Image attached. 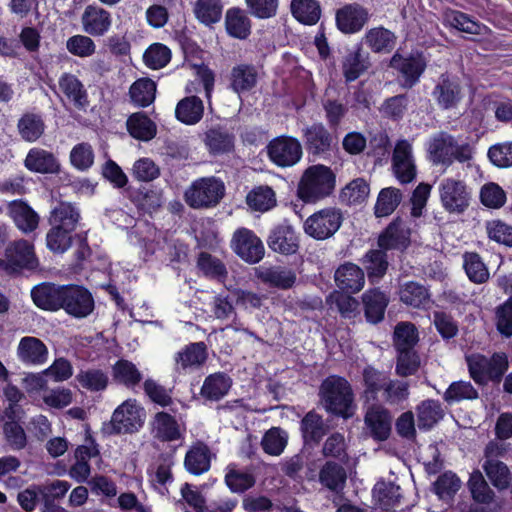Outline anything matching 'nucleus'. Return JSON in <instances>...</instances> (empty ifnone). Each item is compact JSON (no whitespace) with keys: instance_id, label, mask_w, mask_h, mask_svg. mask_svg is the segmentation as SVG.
Masks as SVG:
<instances>
[{"instance_id":"7c9ffc66","label":"nucleus","mask_w":512,"mask_h":512,"mask_svg":"<svg viewBox=\"0 0 512 512\" xmlns=\"http://www.w3.org/2000/svg\"><path fill=\"white\" fill-rule=\"evenodd\" d=\"M204 114L203 101L197 96H187L180 100L175 108V116L178 121L186 125H195Z\"/></svg>"},{"instance_id":"2eb2a0df","label":"nucleus","mask_w":512,"mask_h":512,"mask_svg":"<svg viewBox=\"0 0 512 512\" xmlns=\"http://www.w3.org/2000/svg\"><path fill=\"white\" fill-rule=\"evenodd\" d=\"M184 427L177 419L166 413H156L150 421V432L153 438L161 442H172L183 438Z\"/></svg>"},{"instance_id":"0eeeda50","label":"nucleus","mask_w":512,"mask_h":512,"mask_svg":"<svg viewBox=\"0 0 512 512\" xmlns=\"http://www.w3.org/2000/svg\"><path fill=\"white\" fill-rule=\"evenodd\" d=\"M342 221L341 211L335 207H328L310 215L305 220L303 228L310 237L325 240L339 230Z\"/></svg>"},{"instance_id":"f704fd0d","label":"nucleus","mask_w":512,"mask_h":512,"mask_svg":"<svg viewBox=\"0 0 512 512\" xmlns=\"http://www.w3.org/2000/svg\"><path fill=\"white\" fill-rule=\"evenodd\" d=\"M225 27L230 36L237 39H245L250 34L251 23L243 10L231 8L225 15Z\"/></svg>"},{"instance_id":"a18cd8bd","label":"nucleus","mask_w":512,"mask_h":512,"mask_svg":"<svg viewBox=\"0 0 512 512\" xmlns=\"http://www.w3.org/2000/svg\"><path fill=\"white\" fill-rule=\"evenodd\" d=\"M246 203L254 211L266 212L276 205V194L269 186H258L247 194Z\"/></svg>"},{"instance_id":"4be33fe9","label":"nucleus","mask_w":512,"mask_h":512,"mask_svg":"<svg viewBox=\"0 0 512 512\" xmlns=\"http://www.w3.org/2000/svg\"><path fill=\"white\" fill-rule=\"evenodd\" d=\"M303 137L308 152L314 155L329 152L335 140L322 123H314L303 129Z\"/></svg>"},{"instance_id":"b1692460","label":"nucleus","mask_w":512,"mask_h":512,"mask_svg":"<svg viewBox=\"0 0 512 512\" xmlns=\"http://www.w3.org/2000/svg\"><path fill=\"white\" fill-rule=\"evenodd\" d=\"M258 82V70L252 64L240 63L232 67L229 88L238 95L251 91Z\"/></svg>"},{"instance_id":"4c0bfd02","label":"nucleus","mask_w":512,"mask_h":512,"mask_svg":"<svg viewBox=\"0 0 512 512\" xmlns=\"http://www.w3.org/2000/svg\"><path fill=\"white\" fill-rule=\"evenodd\" d=\"M368 67L369 62L360 47L349 51L342 63L343 75L348 82L356 80Z\"/></svg>"},{"instance_id":"f257e3e1","label":"nucleus","mask_w":512,"mask_h":512,"mask_svg":"<svg viewBox=\"0 0 512 512\" xmlns=\"http://www.w3.org/2000/svg\"><path fill=\"white\" fill-rule=\"evenodd\" d=\"M406 240L405 229L400 222L391 223L380 235L378 239L380 249L368 251L362 259V264L371 281L382 278L386 273L388 261L384 250L404 246Z\"/></svg>"},{"instance_id":"8fccbe9b","label":"nucleus","mask_w":512,"mask_h":512,"mask_svg":"<svg viewBox=\"0 0 512 512\" xmlns=\"http://www.w3.org/2000/svg\"><path fill=\"white\" fill-rule=\"evenodd\" d=\"M291 11L293 16L301 23L315 24L321 15V9L315 0H292Z\"/></svg>"},{"instance_id":"052dcab7","label":"nucleus","mask_w":512,"mask_h":512,"mask_svg":"<svg viewBox=\"0 0 512 512\" xmlns=\"http://www.w3.org/2000/svg\"><path fill=\"white\" fill-rule=\"evenodd\" d=\"M225 483L232 492L242 493L255 484V478L251 473L230 465L225 475Z\"/></svg>"},{"instance_id":"6ab92c4d","label":"nucleus","mask_w":512,"mask_h":512,"mask_svg":"<svg viewBox=\"0 0 512 512\" xmlns=\"http://www.w3.org/2000/svg\"><path fill=\"white\" fill-rule=\"evenodd\" d=\"M16 354L19 361L24 365L40 366L48 359V348L39 338L25 336L20 339Z\"/></svg>"},{"instance_id":"5701e85b","label":"nucleus","mask_w":512,"mask_h":512,"mask_svg":"<svg viewBox=\"0 0 512 512\" xmlns=\"http://www.w3.org/2000/svg\"><path fill=\"white\" fill-rule=\"evenodd\" d=\"M59 89L78 110L85 111L89 105L88 93L83 83L71 73H63L58 80Z\"/></svg>"},{"instance_id":"0e129e2a","label":"nucleus","mask_w":512,"mask_h":512,"mask_svg":"<svg viewBox=\"0 0 512 512\" xmlns=\"http://www.w3.org/2000/svg\"><path fill=\"white\" fill-rule=\"evenodd\" d=\"M363 383L365 386L364 395L367 399H375L376 394L383 390L388 377L381 371L367 366L362 372Z\"/></svg>"},{"instance_id":"1a4fd4ad","label":"nucleus","mask_w":512,"mask_h":512,"mask_svg":"<svg viewBox=\"0 0 512 512\" xmlns=\"http://www.w3.org/2000/svg\"><path fill=\"white\" fill-rule=\"evenodd\" d=\"M266 149L271 162L282 168L294 166L303 155L300 142L289 136H279L272 139Z\"/></svg>"},{"instance_id":"a211bd4d","label":"nucleus","mask_w":512,"mask_h":512,"mask_svg":"<svg viewBox=\"0 0 512 512\" xmlns=\"http://www.w3.org/2000/svg\"><path fill=\"white\" fill-rule=\"evenodd\" d=\"M65 289L66 285L42 283L31 290V297L37 307L48 311H58L63 306Z\"/></svg>"},{"instance_id":"774afa93","label":"nucleus","mask_w":512,"mask_h":512,"mask_svg":"<svg viewBox=\"0 0 512 512\" xmlns=\"http://www.w3.org/2000/svg\"><path fill=\"white\" fill-rule=\"evenodd\" d=\"M287 440V433L280 428L274 427L265 433L261 445L266 453L278 456L284 451Z\"/></svg>"},{"instance_id":"c85d7f7f","label":"nucleus","mask_w":512,"mask_h":512,"mask_svg":"<svg viewBox=\"0 0 512 512\" xmlns=\"http://www.w3.org/2000/svg\"><path fill=\"white\" fill-rule=\"evenodd\" d=\"M8 213L17 228L24 233H30L38 227V214L22 200L10 202L8 204Z\"/></svg>"},{"instance_id":"a19ab883","label":"nucleus","mask_w":512,"mask_h":512,"mask_svg":"<svg viewBox=\"0 0 512 512\" xmlns=\"http://www.w3.org/2000/svg\"><path fill=\"white\" fill-rule=\"evenodd\" d=\"M21 138L26 142H36L44 133L45 124L41 116L33 113L24 114L17 124Z\"/></svg>"},{"instance_id":"ea45409f","label":"nucleus","mask_w":512,"mask_h":512,"mask_svg":"<svg viewBox=\"0 0 512 512\" xmlns=\"http://www.w3.org/2000/svg\"><path fill=\"white\" fill-rule=\"evenodd\" d=\"M258 277L264 283L280 289H289L294 285L296 281V275L292 270L281 267L259 270Z\"/></svg>"},{"instance_id":"e433bc0d","label":"nucleus","mask_w":512,"mask_h":512,"mask_svg":"<svg viewBox=\"0 0 512 512\" xmlns=\"http://www.w3.org/2000/svg\"><path fill=\"white\" fill-rule=\"evenodd\" d=\"M130 135L142 141H149L156 135L155 123L144 113L132 114L127 120Z\"/></svg>"},{"instance_id":"f8f14e48","label":"nucleus","mask_w":512,"mask_h":512,"mask_svg":"<svg viewBox=\"0 0 512 512\" xmlns=\"http://www.w3.org/2000/svg\"><path fill=\"white\" fill-rule=\"evenodd\" d=\"M392 170L397 180L402 183H410L416 177V164L411 143L400 140L396 143L392 155Z\"/></svg>"},{"instance_id":"c9c22d12","label":"nucleus","mask_w":512,"mask_h":512,"mask_svg":"<svg viewBox=\"0 0 512 512\" xmlns=\"http://www.w3.org/2000/svg\"><path fill=\"white\" fill-rule=\"evenodd\" d=\"M113 380L126 386L134 388L142 381V373L136 365L128 360L120 359L112 366Z\"/></svg>"},{"instance_id":"f3484780","label":"nucleus","mask_w":512,"mask_h":512,"mask_svg":"<svg viewBox=\"0 0 512 512\" xmlns=\"http://www.w3.org/2000/svg\"><path fill=\"white\" fill-rule=\"evenodd\" d=\"M207 348L203 342L186 345L174 355L175 371L187 373L199 369L207 359Z\"/></svg>"},{"instance_id":"79ce46f5","label":"nucleus","mask_w":512,"mask_h":512,"mask_svg":"<svg viewBox=\"0 0 512 512\" xmlns=\"http://www.w3.org/2000/svg\"><path fill=\"white\" fill-rule=\"evenodd\" d=\"M399 296L404 304L414 308L424 307L430 300L427 288L413 281L404 283L400 287Z\"/></svg>"},{"instance_id":"680f3d73","label":"nucleus","mask_w":512,"mask_h":512,"mask_svg":"<svg viewBox=\"0 0 512 512\" xmlns=\"http://www.w3.org/2000/svg\"><path fill=\"white\" fill-rule=\"evenodd\" d=\"M400 190L393 187L384 188L380 191L376 205L375 214L377 217L390 215L401 201Z\"/></svg>"},{"instance_id":"603ef678","label":"nucleus","mask_w":512,"mask_h":512,"mask_svg":"<svg viewBox=\"0 0 512 512\" xmlns=\"http://www.w3.org/2000/svg\"><path fill=\"white\" fill-rule=\"evenodd\" d=\"M197 267L208 278L223 281L227 277V269L224 263L217 257L201 252L197 259Z\"/></svg>"},{"instance_id":"6e6552de","label":"nucleus","mask_w":512,"mask_h":512,"mask_svg":"<svg viewBox=\"0 0 512 512\" xmlns=\"http://www.w3.org/2000/svg\"><path fill=\"white\" fill-rule=\"evenodd\" d=\"M37 260L33 245L27 240L10 243L5 250V259L0 258V271L12 274L22 268L36 267Z\"/></svg>"},{"instance_id":"9d476101","label":"nucleus","mask_w":512,"mask_h":512,"mask_svg":"<svg viewBox=\"0 0 512 512\" xmlns=\"http://www.w3.org/2000/svg\"><path fill=\"white\" fill-rule=\"evenodd\" d=\"M62 309L71 317L87 318L95 309L94 297L84 286L66 285Z\"/></svg>"},{"instance_id":"69168bd1","label":"nucleus","mask_w":512,"mask_h":512,"mask_svg":"<svg viewBox=\"0 0 512 512\" xmlns=\"http://www.w3.org/2000/svg\"><path fill=\"white\" fill-rule=\"evenodd\" d=\"M485 231L489 240L505 246H512V226L500 219L486 221Z\"/></svg>"},{"instance_id":"393cba45","label":"nucleus","mask_w":512,"mask_h":512,"mask_svg":"<svg viewBox=\"0 0 512 512\" xmlns=\"http://www.w3.org/2000/svg\"><path fill=\"white\" fill-rule=\"evenodd\" d=\"M334 277L337 286L350 293L361 291L365 285L364 271L351 262L340 265L335 271Z\"/></svg>"},{"instance_id":"39448f33","label":"nucleus","mask_w":512,"mask_h":512,"mask_svg":"<svg viewBox=\"0 0 512 512\" xmlns=\"http://www.w3.org/2000/svg\"><path fill=\"white\" fill-rule=\"evenodd\" d=\"M145 419V408L136 399L130 398L116 407L110 423L117 434H133L143 427Z\"/></svg>"},{"instance_id":"cd10ccee","label":"nucleus","mask_w":512,"mask_h":512,"mask_svg":"<svg viewBox=\"0 0 512 512\" xmlns=\"http://www.w3.org/2000/svg\"><path fill=\"white\" fill-rule=\"evenodd\" d=\"M432 94L437 104L443 109L455 108L462 98L458 82L445 75L441 76Z\"/></svg>"},{"instance_id":"4d7b16f0","label":"nucleus","mask_w":512,"mask_h":512,"mask_svg":"<svg viewBox=\"0 0 512 512\" xmlns=\"http://www.w3.org/2000/svg\"><path fill=\"white\" fill-rule=\"evenodd\" d=\"M478 398V391L469 381L452 382L443 394V399L448 404L464 400H475Z\"/></svg>"},{"instance_id":"bb28decb","label":"nucleus","mask_w":512,"mask_h":512,"mask_svg":"<svg viewBox=\"0 0 512 512\" xmlns=\"http://www.w3.org/2000/svg\"><path fill=\"white\" fill-rule=\"evenodd\" d=\"M390 66L398 70L405 78L406 86L412 87L425 69V63L421 56L403 57L395 53L390 60Z\"/></svg>"},{"instance_id":"49530a36","label":"nucleus","mask_w":512,"mask_h":512,"mask_svg":"<svg viewBox=\"0 0 512 512\" xmlns=\"http://www.w3.org/2000/svg\"><path fill=\"white\" fill-rule=\"evenodd\" d=\"M463 267L469 280L473 283L482 284L489 279L488 268L476 252H465L463 254Z\"/></svg>"},{"instance_id":"f03ea898","label":"nucleus","mask_w":512,"mask_h":512,"mask_svg":"<svg viewBox=\"0 0 512 512\" xmlns=\"http://www.w3.org/2000/svg\"><path fill=\"white\" fill-rule=\"evenodd\" d=\"M323 405L328 412L349 418L353 415V391L349 382L339 376H330L320 387Z\"/></svg>"},{"instance_id":"ddd939ff","label":"nucleus","mask_w":512,"mask_h":512,"mask_svg":"<svg viewBox=\"0 0 512 512\" xmlns=\"http://www.w3.org/2000/svg\"><path fill=\"white\" fill-rule=\"evenodd\" d=\"M439 192L441 203L449 212L461 213L469 205V194L462 181L445 179L440 183Z\"/></svg>"},{"instance_id":"e2e57ef3","label":"nucleus","mask_w":512,"mask_h":512,"mask_svg":"<svg viewBox=\"0 0 512 512\" xmlns=\"http://www.w3.org/2000/svg\"><path fill=\"white\" fill-rule=\"evenodd\" d=\"M76 380L83 388L90 391H102L106 389L109 382L108 375L95 368L81 370L76 375Z\"/></svg>"},{"instance_id":"de8ad7c7","label":"nucleus","mask_w":512,"mask_h":512,"mask_svg":"<svg viewBox=\"0 0 512 512\" xmlns=\"http://www.w3.org/2000/svg\"><path fill=\"white\" fill-rule=\"evenodd\" d=\"M347 475L345 469L334 462H327L320 470L319 481L331 491H339L344 487Z\"/></svg>"},{"instance_id":"7ed1b4c3","label":"nucleus","mask_w":512,"mask_h":512,"mask_svg":"<svg viewBox=\"0 0 512 512\" xmlns=\"http://www.w3.org/2000/svg\"><path fill=\"white\" fill-rule=\"evenodd\" d=\"M335 187V175L324 165L305 170L298 185V196L304 202L314 203L329 196Z\"/></svg>"},{"instance_id":"412c9836","label":"nucleus","mask_w":512,"mask_h":512,"mask_svg":"<svg viewBox=\"0 0 512 512\" xmlns=\"http://www.w3.org/2000/svg\"><path fill=\"white\" fill-rule=\"evenodd\" d=\"M364 421L375 440L384 441L389 437L392 416L386 408L380 405L371 406L366 412Z\"/></svg>"},{"instance_id":"c756f323","label":"nucleus","mask_w":512,"mask_h":512,"mask_svg":"<svg viewBox=\"0 0 512 512\" xmlns=\"http://www.w3.org/2000/svg\"><path fill=\"white\" fill-rule=\"evenodd\" d=\"M362 300L367 321L372 324L382 321L389 302L386 294L376 288L370 289L362 295Z\"/></svg>"},{"instance_id":"338daca9","label":"nucleus","mask_w":512,"mask_h":512,"mask_svg":"<svg viewBox=\"0 0 512 512\" xmlns=\"http://www.w3.org/2000/svg\"><path fill=\"white\" fill-rule=\"evenodd\" d=\"M421 360L415 349L397 351L395 372L400 377L416 374L420 368Z\"/></svg>"},{"instance_id":"4468645a","label":"nucleus","mask_w":512,"mask_h":512,"mask_svg":"<svg viewBox=\"0 0 512 512\" xmlns=\"http://www.w3.org/2000/svg\"><path fill=\"white\" fill-rule=\"evenodd\" d=\"M336 26L344 34L359 32L369 20V12L357 3L346 4L335 15Z\"/></svg>"},{"instance_id":"dca6fc26","label":"nucleus","mask_w":512,"mask_h":512,"mask_svg":"<svg viewBox=\"0 0 512 512\" xmlns=\"http://www.w3.org/2000/svg\"><path fill=\"white\" fill-rule=\"evenodd\" d=\"M81 24L88 35L100 37L110 30L112 16L109 11L98 5H88L81 16Z\"/></svg>"},{"instance_id":"a878e982","label":"nucleus","mask_w":512,"mask_h":512,"mask_svg":"<svg viewBox=\"0 0 512 512\" xmlns=\"http://www.w3.org/2000/svg\"><path fill=\"white\" fill-rule=\"evenodd\" d=\"M268 246L281 254L295 253L298 249V239L294 229L287 224L276 226L268 237Z\"/></svg>"},{"instance_id":"9b49d317","label":"nucleus","mask_w":512,"mask_h":512,"mask_svg":"<svg viewBox=\"0 0 512 512\" xmlns=\"http://www.w3.org/2000/svg\"><path fill=\"white\" fill-rule=\"evenodd\" d=\"M232 249L244 261L258 263L264 257L265 249L262 241L247 228H240L233 234Z\"/></svg>"},{"instance_id":"72a5a7b5","label":"nucleus","mask_w":512,"mask_h":512,"mask_svg":"<svg viewBox=\"0 0 512 512\" xmlns=\"http://www.w3.org/2000/svg\"><path fill=\"white\" fill-rule=\"evenodd\" d=\"M232 381L224 373H214L206 377L201 387V395L206 400L218 401L229 391Z\"/></svg>"},{"instance_id":"37998d69","label":"nucleus","mask_w":512,"mask_h":512,"mask_svg":"<svg viewBox=\"0 0 512 512\" xmlns=\"http://www.w3.org/2000/svg\"><path fill=\"white\" fill-rule=\"evenodd\" d=\"M156 84L148 78L136 80L129 89L131 101L139 107H147L155 100Z\"/></svg>"},{"instance_id":"6e6d98bb","label":"nucleus","mask_w":512,"mask_h":512,"mask_svg":"<svg viewBox=\"0 0 512 512\" xmlns=\"http://www.w3.org/2000/svg\"><path fill=\"white\" fill-rule=\"evenodd\" d=\"M483 469L495 487L506 489L510 485L512 476L508 467L503 462L499 460L485 461Z\"/></svg>"},{"instance_id":"2f4dec72","label":"nucleus","mask_w":512,"mask_h":512,"mask_svg":"<svg viewBox=\"0 0 512 512\" xmlns=\"http://www.w3.org/2000/svg\"><path fill=\"white\" fill-rule=\"evenodd\" d=\"M211 452L204 443L194 444L186 453L185 467L193 475H201L210 469Z\"/></svg>"},{"instance_id":"423d86ee","label":"nucleus","mask_w":512,"mask_h":512,"mask_svg":"<svg viewBox=\"0 0 512 512\" xmlns=\"http://www.w3.org/2000/svg\"><path fill=\"white\" fill-rule=\"evenodd\" d=\"M222 181L215 177L196 180L185 192L187 204L195 209L209 208L217 205L224 195Z\"/></svg>"},{"instance_id":"aec40b11","label":"nucleus","mask_w":512,"mask_h":512,"mask_svg":"<svg viewBox=\"0 0 512 512\" xmlns=\"http://www.w3.org/2000/svg\"><path fill=\"white\" fill-rule=\"evenodd\" d=\"M24 166L31 172L40 174H58L61 164L57 157L43 148H31L24 160Z\"/></svg>"},{"instance_id":"5fc2aeb1","label":"nucleus","mask_w":512,"mask_h":512,"mask_svg":"<svg viewBox=\"0 0 512 512\" xmlns=\"http://www.w3.org/2000/svg\"><path fill=\"white\" fill-rule=\"evenodd\" d=\"M204 142L213 154L226 153L232 150L234 138L220 129H210L205 133Z\"/></svg>"},{"instance_id":"20e7f679","label":"nucleus","mask_w":512,"mask_h":512,"mask_svg":"<svg viewBox=\"0 0 512 512\" xmlns=\"http://www.w3.org/2000/svg\"><path fill=\"white\" fill-rule=\"evenodd\" d=\"M466 361L471 378L480 385L500 380L508 368V360L503 353H495L491 358L472 354L466 356Z\"/></svg>"},{"instance_id":"3c124183","label":"nucleus","mask_w":512,"mask_h":512,"mask_svg":"<svg viewBox=\"0 0 512 512\" xmlns=\"http://www.w3.org/2000/svg\"><path fill=\"white\" fill-rule=\"evenodd\" d=\"M418 342V333L414 324L400 322L395 326L393 343L396 351L412 350Z\"/></svg>"},{"instance_id":"864d4df0","label":"nucleus","mask_w":512,"mask_h":512,"mask_svg":"<svg viewBox=\"0 0 512 512\" xmlns=\"http://www.w3.org/2000/svg\"><path fill=\"white\" fill-rule=\"evenodd\" d=\"M370 193V187L363 178H357L348 183L341 191V199L349 205L364 203Z\"/></svg>"},{"instance_id":"473e14b6","label":"nucleus","mask_w":512,"mask_h":512,"mask_svg":"<svg viewBox=\"0 0 512 512\" xmlns=\"http://www.w3.org/2000/svg\"><path fill=\"white\" fill-rule=\"evenodd\" d=\"M80 219V212L73 204L61 202L50 212L49 224L74 231Z\"/></svg>"},{"instance_id":"13d9d810","label":"nucleus","mask_w":512,"mask_h":512,"mask_svg":"<svg viewBox=\"0 0 512 512\" xmlns=\"http://www.w3.org/2000/svg\"><path fill=\"white\" fill-rule=\"evenodd\" d=\"M400 487L393 483L378 482L373 489V497L381 508L388 510L399 503Z\"/></svg>"},{"instance_id":"c03bdc74","label":"nucleus","mask_w":512,"mask_h":512,"mask_svg":"<svg viewBox=\"0 0 512 512\" xmlns=\"http://www.w3.org/2000/svg\"><path fill=\"white\" fill-rule=\"evenodd\" d=\"M416 410L418 426L425 430L431 429L444 415L441 404L432 399L422 401Z\"/></svg>"},{"instance_id":"58836bf2","label":"nucleus","mask_w":512,"mask_h":512,"mask_svg":"<svg viewBox=\"0 0 512 512\" xmlns=\"http://www.w3.org/2000/svg\"><path fill=\"white\" fill-rule=\"evenodd\" d=\"M365 43L376 53L390 52L396 42L393 32L383 27H376L368 30L365 34Z\"/></svg>"},{"instance_id":"09e8293b","label":"nucleus","mask_w":512,"mask_h":512,"mask_svg":"<svg viewBox=\"0 0 512 512\" xmlns=\"http://www.w3.org/2000/svg\"><path fill=\"white\" fill-rule=\"evenodd\" d=\"M193 11L201 23L211 25L221 19L223 5L221 0H196Z\"/></svg>"},{"instance_id":"bf43d9fd","label":"nucleus","mask_w":512,"mask_h":512,"mask_svg":"<svg viewBox=\"0 0 512 512\" xmlns=\"http://www.w3.org/2000/svg\"><path fill=\"white\" fill-rule=\"evenodd\" d=\"M455 144L454 138L448 134L441 133L434 137L429 146L434 161L441 163L451 161Z\"/></svg>"}]
</instances>
